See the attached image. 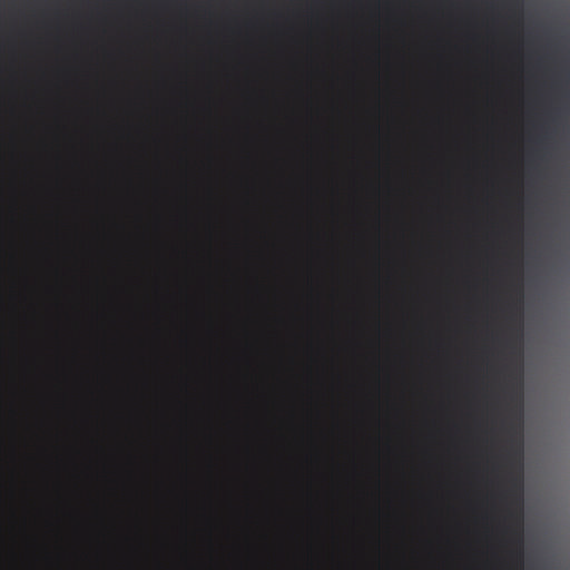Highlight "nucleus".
<instances>
[{
  "mask_svg": "<svg viewBox=\"0 0 570 570\" xmlns=\"http://www.w3.org/2000/svg\"><path fill=\"white\" fill-rule=\"evenodd\" d=\"M507 531L511 534L512 541L517 543L518 549L514 552L521 551V515L518 514L517 517V528L508 527Z\"/></svg>",
  "mask_w": 570,
  "mask_h": 570,
  "instance_id": "f257e3e1",
  "label": "nucleus"
},
{
  "mask_svg": "<svg viewBox=\"0 0 570 570\" xmlns=\"http://www.w3.org/2000/svg\"><path fill=\"white\" fill-rule=\"evenodd\" d=\"M513 557H514V559L517 561L518 568H521L522 552L521 551L513 552ZM518 570H520V569H518Z\"/></svg>",
  "mask_w": 570,
  "mask_h": 570,
  "instance_id": "f03ea898",
  "label": "nucleus"
},
{
  "mask_svg": "<svg viewBox=\"0 0 570 570\" xmlns=\"http://www.w3.org/2000/svg\"><path fill=\"white\" fill-rule=\"evenodd\" d=\"M518 491H519V492L521 491V488H520V487L518 488Z\"/></svg>",
  "mask_w": 570,
  "mask_h": 570,
  "instance_id": "7ed1b4c3",
  "label": "nucleus"
}]
</instances>
